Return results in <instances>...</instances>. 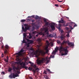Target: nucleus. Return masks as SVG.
Listing matches in <instances>:
<instances>
[{"mask_svg": "<svg viewBox=\"0 0 79 79\" xmlns=\"http://www.w3.org/2000/svg\"><path fill=\"white\" fill-rule=\"evenodd\" d=\"M48 50V49L47 48H45V50Z\"/></svg>", "mask_w": 79, "mask_h": 79, "instance_id": "obj_62", "label": "nucleus"}, {"mask_svg": "<svg viewBox=\"0 0 79 79\" xmlns=\"http://www.w3.org/2000/svg\"><path fill=\"white\" fill-rule=\"evenodd\" d=\"M69 24V23H67V24H66L67 27L68 26Z\"/></svg>", "mask_w": 79, "mask_h": 79, "instance_id": "obj_55", "label": "nucleus"}, {"mask_svg": "<svg viewBox=\"0 0 79 79\" xmlns=\"http://www.w3.org/2000/svg\"><path fill=\"white\" fill-rule=\"evenodd\" d=\"M69 43V40L66 41H65L64 40V43L65 44H68H68Z\"/></svg>", "mask_w": 79, "mask_h": 79, "instance_id": "obj_26", "label": "nucleus"}, {"mask_svg": "<svg viewBox=\"0 0 79 79\" xmlns=\"http://www.w3.org/2000/svg\"><path fill=\"white\" fill-rule=\"evenodd\" d=\"M31 67H32L34 65V63H31Z\"/></svg>", "mask_w": 79, "mask_h": 79, "instance_id": "obj_44", "label": "nucleus"}, {"mask_svg": "<svg viewBox=\"0 0 79 79\" xmlns=\"http://www.w3.org/2000/svg\"><path fill=\"white\" fill-rule=\"evenodd\" d=\"M65 38V36L64 35H62L61 36H60V38H61V40H63Z\"/></svg>", "mask_w": 79, "mask_h": 79, "instance_id": "obj_16", "label": "nucleus"}, {"mask_svg": "<svg viewBox=\"0 0 79 79\" xmlns=\"http://www.w3.org/2000/svg\"><path fill=\"white\" fill-rule=\"evenodd\" d=\"M46 70L47 71H48V72H49V73H52V72L50 71V70L49 69H48L47 68L46 69Z\"/></svg>", "mask_w": 79, "mask_h": 79, "instance_id": "obj_24", "label": "nucleus"}, {"mask_svg": "<svg viewBox=\"0 0 79 79\" xmlns=\"http://www.w3.org/2000/svg\"><path fill=\"white\" fill-rule=\"evenodd\" d=\"M30 50L31 51H33V48H30Z\"/></svg>", "mask_w": 79, "mask_h": 79, "instance_id": "obj_56", "label": "nucleus"}, {"mask_svg": "<svg viewBox=\"0 0 79 79\" xmlns=\"http://www.w3.org/2000/svg\"><path fill=\"white\" fill-rule=\"evenodd\" d=\"M52 37H56V33H54L52 34Z\"/></svg>", "mask_w": 79, "mask_h": 79, "instance_id": "obj_23", "label": "nucleus"}, {"mask_svg": "<svg viewBox=\"0 0 79 79\" xmlns=\"http://www.w3.org/2000/svg\"><path fill=\"white\" fill-rule=\"evenodd\" d=\"M48 22H47L45 23V26H48Z\"/></svg>", "mask_w": 79, "mask_h": 79, "instance_id": "obj_29", "label": "nucleus"}, {"mask_svg": "<svg viewBox=\"0 0 79 79\" xmlns=\"http://www.w3.org/2000/svg\"><path fill=\"white\" fill-rule=\"evenodd\" d=\"M34 54L35 55V57L37 58L38 57H39V56H40V54H39L38 55V54H37V52H36V53H34Z\"/></svg>", "mask_w": 79, "mask_h": 79, "instance_id": "obj_17", "label": "nucleus"}, {"mask_svg": "<svg viewBox=\"0 0 79 79\" xmlns=\"http://www.w3.org/2000/svg\"><path fill=\"white\" fill-rule=\"evenodd\" d=\"M12 70V69L10 67L8 68V71L9 72H10Z\"/></svg>", "mask_w": 79, "mask_h": 79, "instance_id": "obj_22", "label": "nucleus"}, {"mask_svg": "<svg viewBox=\"0 0 79 79\" xmlns=\"http://www.w3.org/2000/svg\"><path fill=\"white\" fill-rule=\"evenodd\" d=\"M57 43L59 44H60L61 43V42H60V41L59 40H57Z\"/></svg>", "mask_w": 79, "mask_h": 79, "instance_id": "obj_33", "label": "nucleus"}, {"mask_svg": "<svg viewBox=\"0 0 79 79\" xmlns=\"http://www.w3.org/2000/svg\"><path fill=\"white\" fill-rule=\"evenodd\" d=\"M44 78H45L46 79H48L49 77H48V76H47V75H44Z\"/></svg>", "mask_w": 79, "mask_h": 79, "instance_id": "obj_25", "label": "nucleus"}, {"mask_svg": "<svg viewBox=\"0 0 79 79\" xmlns=\"http://www.w3.org/2000/svg\"><path fill=\"white\" fill-rule=\"evenodd\" d=\"M56 52V51H53L52 52V53L53 54H55Z\"/></svg>", "mask_w": 79, "mask_h": 79, "instance_id": "obj_39", "label": "nucleus"}, {"mask_svg": "<svg viewBox=\"0 0 79 79\" xmlns=\"http://www.w3.org/2000/svg\"><path fill=\"white\" fill-rule=\"evenodd\" d=\"M41 63H43L41 60H39L37 61V64H41Z\"/></svg>", "mask_w": 79, "mask_h": 79, "instance_id": "obj_18", "label": "nucleus"}, {"mask_svg": "<svg viewBox=\"0 0 79 79\" xmlns=\"http://www.w3.org/2000/svg\"><path fill=\"white\" fill-rule=\"evenodd\" d=\"M73 23V22H71L70 23H69V24L70 25H72Z\"/></svg>", "mask_w": 79, "mask_h": 79, "instance_id": "obj_52", "label": "nucleus"}, {"mask_svg": "<svg viewBox=\"0 0 79 79\" xmlns=\"http://www.w3.org/2000/svg\"><path fill=\"white\" fill-rule=\"evenodd\" d=\"M32 67H33L35 69H36V68H37L36 64H35L34 65H33V66Z\"/></svg>", "mask_w": 79, "mask_h": 79, "instance_id": "obj_32", "label": "nucleus"}, {"mask_svg": "<svg viewBox=\"0 0 79 79\" xmlns=\"http://www.w3.org/2000/svg\"><path fill=\"white\" fill-rule=\"evenodd\" d=\"M63 33V30H61V34H62Z\"/></svg>", "mask_w": 79, "mask_h": 79, "instance_id": "obj_58", "label": "nucleus"}, {"mask_svg": "<svg viewBox=\"0 0 79 79\" xmlns=\"http://www.w3.org/2000/svg\"><path fill=\"white\" fill-rule=\"evenodd\" d=\"M58 2H63V1H60L59 0H57Z\"/></svg>", "mask_w": 79, "mask_h": 79, "instance_id": "obj_54", "label": "nucleus"}, {"mask_svg": "<svg viewBox=\"0 0 79 79\" xmlns=\"http://www.w3.org/2000/svg\"><path fill=\"white\" fill-rule=\"evenodd\" d=\"M36 33H37V31H33L32 32V33L34 34H36Z\"/></svg>", "mask_w": 79, "mask_h": 79, "instance_id": "obj_40", "label": "nucleus"}, {"mask_svg": "<svg viewBox=\"0 0 79 79\" xmlns=\"http://www.w3.org/2000/svg\"><path fill=\"white\" fill-rule=\"evenodd\" d=\"M4 45H2V46H1V48H2V49L3 48H4Z\"/></svg>", "mask_w": 79, "mask_h": 79, "instance_id": "obj_60", "label": "nucleus"}, {"mask_svg": "<svg viewBox=\"0 0 79 79\" xmlns=\"http://www.w3.org/2000/svg\"><path fill=\"white\" fill-rule=\"evenodd\" d=\"M66 36L68 37H70V36L69 35V34H67L66 35Z\"/></svg>", "mask_w": 79, "mask_h": 79, "instance_id": "obj_43", "label": "nucleus"}, {"mask_svg": "<svg viewBox=\"0 0 79 79\" xmlns=\"http://www.w3.org/2000/svg\"><path fill=\"white\" fill-rule=\"evenodd\" d=\"M49 45H46V48H48V47Z\"/></svg>", "mask_w": 79, "mask_h": 79, "instance_id": "obj_61", "label": "nucleus"}, {"mask_svg": "<svg viewBox=\"0 0 79 79\" xmlns=\"http://www.w3.org/2000/svg\"><path fill=\"white\" fill-rule=\"evenodd\" d=\"M68 46L70 47H74V44L73 42H69L68 43Z\"/></svg>", "mask_w": 79, "mask_h": 79, "instance_id": "obj_11", "label": "nucleus"}, {"mask_svg": "<svg viewBox=\"0 0 79 79\" xmlns=\"http://www.w3.org/2000/svg\"><path fill=\"white\" fill-rule=\"evenodd\" d=\"M26 20L25 19H22L21 20V22H26Z\"/></svg>", "mask_w": 79, "mask_h": 79, "instance_id": "obj_34", "label": "nucleus"}, {"mask_svg": "<svg viewBox=\"0 0 79 79\" xmlns=\"http://www.w3.org/2000/svg\"><path fill=\"white\" fill-rule=\"evenodd\" d=\"M23 43H26V40L25 39H23Z\"/></svg>", "mask_w": 79, "mask_h": 79, "instance_id": "obj_31", "label": "nucleus"}, {"mask_svg": "<svg viewBox=\"0 0 79 79\" xmlns=\"http://www.w3.org/2000/svg\"><path fill=\"white\" fill-rule=\"evenodd\" d=\"M26 39L27 41H28V42H29V43H29V44H33V42L34 41L33 40H30L29 39H27V38H26Z\"/></svg>", "mask_w": 79, "mask_h": 79, "instance_id": "obj_10", "label": "nucleus"}, {"mask_svg": "<svg viewBox=\"0 0 79 79\" xmlns=\"http://www.w3.org/2000/svg\"><path fill=\"white\" fill-rule=\"evenodd\" d=\"M12 69L13 70V71H14V72H15V74H18V73H17V70H18L19 69V67H16L15 66H12Z\"/></svg>", "mask_w": 79, "mask_h": 79, "instance_id": "obj_7", "label": "nucleus"}, {"mask_svg": "<svg viewBox=\"0 0 79 79\" xmlns=\"http://www.w3.org/2000/svg\"><path fill=\"white\" fill-rule=\"evenodd\" d=\"M35 27L36 29L37 30L39 28V26H37V25H35Z\"/></svg>", "mask_w": 79, "mask_h": 79, "instance_id": "obj_19", "label": "nucleus"}, {"mask_svg": "<svg viewBox=\"0 0 79 79\" xmlns=\"http://www.w3.org/2000/svg\"><path fill=\"white\" fill-rule=\"evenodd\" d=\"M19 76V75L17 73H15V72H14V73L12 74H11L9 75V77L10 78L12 79L13 78H15L16 77H18Z\"/></svg>", "mask_w": 79, "mask_h": 79, "instance_id": "obj_5", "label": "nucleus"}, {"mask_svg": "<svg viewBox=\"0 0 79 79\" xmlns=\"http://www.w3.org/2000/svg\"><path fill=\"white\" fill-rule=\"evenodd\" d=\"M45 58H43L42 59V60H41V61H42V63H44V62H45Z\"/></svg>", "mask_w": 79, "mask_h": 79, "instance_id": "obj_20", "label": "nucleus"}, {"mask_svg": "<svg viewBox=\"0 0 79 79\" xmlns=\"http://www.w3.org/2000/svg\"><path fill=\"white\" fill-rule=\"evenodd\" d=\"M35 27H32V29H33V30H34L35 29Z\"/></svg>", "mask_w": 79, "mask_h": 79, "instance_id": "obj_50", "label": "nucleus"}, {"mask_svg": "<svg viewBox=\"0 0 79 79\" xmlns=\"http://www.w3.org/2000/svg\"><path fill=\"white\" fill-rule=\"evenodd\" d=\"M44 22L46 23V22H47V20H46V19H44Z\"/></svg>", "mask_w": 79, "mask_h": 79, "instance_id": "obj_63", "label": "nucleus"}, {"mask_svg": "<svg viewBox=\"0 0 79 79\" xmlns=\"http://www.w3.org/2000/svg\"><path fill=\"white\" fill-rule=\"evenodd\" d=\"M15 63L17 64H20V65L22 66L23 65V66H22V68L25 69H26L27 70V67L26 66V63L25 62H21L20 61H17L15 62Z\"/></svg>", "mask_w": 79, "mask_h": 79, "instance_id": "obj_2", "label": "nucleus"}, {"mask_svg": "<svg viewBox=\"0 0 79 79\" xmlns=\"http://www.w3.org/2000/svg\"><path fill=\"white\" fill-rule=\"evenodd\" d=\"M44 35V33H42V32H40L39 34H38L36 35V36L38 37L39 36V35Z\"/></svg>", "mask_w": 79, "mask_h": 79, "instance_id": "obj_13", "label": "nucleus"}, {"mask_svg": "<svg viewBox=\"0 0 79 79\" xmlns=\"http://www.w3.org/2000/svg\"><path fill=\"white\" fill-rule=\"evenodd\" d=\"M43 73L44 74H45V75H47V71H44V72H43Z\"/></svg>", "mask_w": 79, "mask_h": 79, "instance_id": "obj_36", "label": "nucleus"}, {"mask_svg": "<svg viewBox=\"0 0 79 79\" xmlns=\"http://www.w3.org/2000/svg\"><path fill=\"white\" fill-rule=\"evenodd\" d=\"M17 73L18 74H19L20 73V71L17 70Z\"/></svg>", "mask_w": 79, "mask_h": 79, "instance_id": "obj_37", "label": "nucleus"}, {"mask_svg": "<svg viewBox=\"0 0 79 79\" xmlns=\"http://www.w3.org/2000/svg\"><path fill=\"white\" fill-rule=\"evenodd\" d=\"M35 19L37 20L39 19H40V17H39V16L37 15H36L35 18Z\"/></svg>", "mask_w": 79, "mask_h": 79, "instance_id": "obj_21", "label": "nucleus"}, {"mask_svg": "<svg viewBox=\"0 0 79 79\" xmlns=\"http://www.w3.org/2000/svg\"><path fill=\"white\" fill-rule=\"evenodd\" d=\"M28 70L31 71V70H32V68H31V67H29L28 68Z\"/></svg>", "mask_w": 79, "mask_h": 79, "instance_id": "obj_42", "label": "nucleus"}, {"mask_svg": "<svg viewBox=\"0 0 79 79\" xmlns=\"http://www.w3.org/2000/svg\"><path fill=\"white\" fill-rule=\"evenodd\" d=\"M2 57H4V54H3L2 53L1 55Z\"/></svg>", "mask_w": 79, "mask_h": 79, "instance_id": "obj_51", "label": "nucleus"}, {"mask_svg": "<svg viewBox=\"0 0 79 79\" xmlns=\"http://www.w3.org/2000/svg\"><path fill=\"white\" fill-rule=\"evenodd\" d=\"M46 43L47 44V45L48 46H49V42H48V40H47L46 41Z\"/></svg>", "mask_w": 79, "mask_h": 79, "instance_id": "obj_30", "label": "nucleus"}, {"mask_svg": "<svg viewBox=\"0 0 79 79\" xmlns=\"http://www.w3.org/2000/svg\"><path fill=\"white\" fill-rule=\"evenodd\" d=\"M1 74L2 75H4L5 74V72H2L1 73Z\"/></svg>", "mask_w": 79, "mask_h": 79, "instance_id": "obj_35", "label": "nucleus"}, {"mask_svg": "<svg viewBox=\"0 0 79 79\" xmlns=\"http://www.w3.org/2000/svg\"><path fill=\"white\" fill-rule=\"evenodd\" d=\"M68 48V47H63L62 46H60L59 48L58 47L55 48V51L56 52L58 50H59L60 52H64L61 53V55L62 56L66 55L69 52V51L67 49Z\"/></svg>", "mask_w": 79, "mask_h": 79, "instance_id": "obj_1", "label": "nucleus"}, {"mask_svg": "<svg viewBox=\"0 0 79 79\" xmlns=\"http://www.w3.org/2000/svg\"><path fill=\"white\" fill-rule=\"evenodd\" d=\"M31 22L32 23H34V22H35V20L34 19H33L31 20Z\"/></svg>", "mask_w": 79, "mask_h": 79, "instance_id": "obj_53", "label": "nucleus"}, {"mask_svg": "<svg viewBox=\"0 0 79 79\" xmlns=\"http://www.w3.org/2000/svg\"><path fill=\"white\" fill-rule=\"evenodd\" d=\"M24 52V50H23V48H22L21 51H20L18 53H15V55H17L18 56H20L22 55V54L21 53L23 52Z\"/></svg>", "mask_w": 79, "mask_h": 79, "instance_id": "obj_8", "label": "nucleus"}, {"mask_svg": "<svg viewBox=\"0 0 79 79\" xmlns=\"http://www.w3.org/2000/svg\"><path fill=\"white\" fill-rule=\"evenodd\" d=\"M29 26H27V27H25V29L24 28L23 26L22 27V29L23 31L25 32H26V31H27V30H29Z\"/></svg>", "mask_w": 79, "mask_h": 79, "instance_id": "obj_9", "label": "nucleus"}, {"mask_svg": "<svg viewBox=\"0 0 79 79\" xmlns=\"http://www.w3.org/2000/svg\"><path fill=\"white\" fill-rule=\"evenodd\" d=\"M5 61L6 62H8V60L6 59H5Z\"/></svg>", "mask_w": 79, "mask_h": 79, "instance_id": "obj_38", "label": "nucleus"}, {"mask_svg": "<svg viewBox=\"0 0 79 79\" xmlns=\"http://www.w3.org/2000/svg\"><path fill=\"white\" fill-rule=\"evenodd\" d=\"M58 22L59 24L60 23H64V20L63 19L61 18V20H60V21H59Z\"/></svg>", "mask_w": 79, "mask_h": 79, "instance_id": "obj_15", "label": "nucleus"}, {"mask_svg": "<svg viewBox=\"0 0 79 79\" xmlns=\"http://www.w3.org/2000/svg\"><path fill=\"white\" fill-rule=\"evenodd\" d=\"M55 6H56L57 7H59V5L58 4H55Z\"/></svg>", "mask_w": 79, "mask_h": 79, "instance_id": "obj_46", "label": "nucleus"}, {"mask_svg": "<svg viewBox=\"0 0 79 79\" xmlns=\"http://www.w3.org/2000/svg\"><path fill=\"white\" fill-rule=\"evenodd\" d=\"M26 34L25 33H23V39L26 38Z\"/></svg>", "mask_w": 79, "mask_h": 79, "instance_id": "obj_27", "label": "nucleus"}, {"mask_svg": "<svg viewBox=\"0 0 79 79\" xmlns=\"http://www.w3.org/2000/svg\"><path fill=\"white\" fill-rule=\"evenodd\" d=\"M5 48L4 50V53L6 54L8 53V51H9L10 47L7 45H6L5 46Z\"/></svg>", "mask_w": 79, "mask_h": 79, "instance_id": "obj_6", "label": "nucleus"}, {"mask_svg": "<svg viewBox=\"0 0 79 79\" xmlns=\"http://www.w3.org/2000/svg\"><path fill=\"white\" fill-rule=\"evenodd\" d=\"M29 38L30 39H31V38H32V36H31V35L29 37Z\"/></svg>", "mask_w": 79, "mask_h": 79, "instance_id": "obj_48", "label": "nucleus"}, {"mask_svg": "<svg viewBox=\"0 0 79 79\" xmlns=\"http://www.w3.org/2000/svg\"><path fill=\"white\" fill-rule=\"evenodd\" d=\"M27 21H31V19H27Z\"/></svg>", "mask_w": 79, "mask_h": 79, "instance_id": "obj_57", "label": "nucleus"}, {"mask_svg": "<svg viewBox=\"0 0 79 79\" xmlns=\"http://www.w3.org/2000/svg\"><path fill=\"white\" fill-rule=\"evenodd\" d=\"M77 24H76L74 25V26H73L74 27H77Z\"/></svg>", "mask_w": 79, "mask_h": 79, "instance_id": "obj_59", "label": "nucleus"}, {"mask_svg": "<svg viewBox=\"0 0 79 79\" xmlns=\"http://www.w3.org/2000/svg\"><path fill=\"white\" fill-rule=\"evenodd\" d=\"M29 44H29V43H28L27 44V47H29Z\"/></svg>", "mask_w": 79, "mask_h": 79, "instance_id": "obj_47", "label": "nucleus"}, {"mask_svg": "<svg viewBox=\"0 0 79 79\" xmlns=\"http://www.w3.org/2000/svg\"><path fill=\"white\" fill-rule=\"evenodd\" d=\"M46 51V52H45L44 50H40V51H38V52L40 54L41 56H44L46 54V53L48 54V52L49 51L48 49Z\"/></svg>", "mask_w": 79, "mask_h": 79, "instance_id": "obj_4", "label": "nucleus"}, {"mask_svg": "<svg viewBox=\"0 0 79 79\" xmlns=\"http://www.w3.org/2000/svg\"><path fill=\"white\" fill-rule=\"evenodd\" d=\"M43 30L44 31V32L45 33H46V36L48 37H53L52 34H50L49 35V32L48 30V28L46 27L43 28Z\"/></svg>", "mask_w": 79, "mask_h": 79, "instance_id": "obj_3", "label": "nucleus"}, {"mask_svg": "<svg viewBox=\"0 0 79 79\" xmlns=\"http://www.w3.org/2000/svg\"><path fill=\"white\" fill-rule=\"evenodd\" d=\"M69 27H70V28L71 30L73 29V28L71 26H70V25L69 26Z\"/></svg>", "mask_w": 79, "mask_h": 79, "instance_id": "obj_41", "label": "nucleus"}, {"mask_svg": "<svg viewBox=\"0 0 79 79\" xmlns=\"http://www.w3.org/2000/svg\"><path fill=\"white\" fill-rule=\"evenodd\" d=\"M49 62V60H47L46 61V64H48V62Z\"/></svg>", "mask_w": 79, "mask_h": 79, "instance_id": "obj_45", "label": "nucleus"}, {"mask_svg": "<svg viewBox=\"0 0 79 79\" xmlns=\"http://www.w3.org/2000/svg\"><path fill=\"white\" fill-rule=\"evenodd\" d=\"M61 25L60 24H59L58 25V26L57 27V28H58V29L59 30V31H60L61 30L60 27H61Z\"/></svg>", "mask_w": 79, "mask_h": 79, "instance_id": "obj_14", "label": "nucleus"}, {"mask_svg": "<svg viewBox=\"0 0 79 79\" xmlns=\"http://www.w3.org/2000/svg\"><path fill=\"white\" fill-rule=\"evenodd\" d=\"M66 29V30H69V28L68 27H66L65 28Z\"/></svg>", "mask_w": 79, "mask_h": 79, "instance_id": "obj_64", "label": "nucleus"}, {"mask_svg": "<svg viewBox=\"0 0 79 79\" xmlns=\"http://www.w3.org/2000/svg\"><path fill=\"white\" fill-rule=\"evenodd\" d=\"M24 26H25V27H27L28 25L26 24H24Z\"/></svg>", "mask_w": 79, "mask_h": 79, "instance_id": "obj_49", "label": "nucleus"}, {"mask_svg": "<svg viewBox=\"0 0 79 79\" xmlns=\"http://www.w3.org/2000/svg\"><path fill=\"white\" fill-rule=\"evenodd\" d=\"M64 44H65L64 40L63 42L61 44V46H62V45H63Z\"/></svg>", "mask_w": 79, "mask_h": 79, "instance_id": "obj_28", "label": "nucleus"}, {"mask_svg": "<svg viewBox=\"0 0 79 79\" xmlns=\"http://www.w3.org/2000/svg\"><path fill=\"white\" fill-rule=\"evenodd\" d=\"M51 27L52 31H54L55 29V26L52 24L51 25Z\"/></svg>", "mask_w": 79, "mask_h": 79, "instance_id": "obj_12", "label": "nucleus"}]
</instances>
